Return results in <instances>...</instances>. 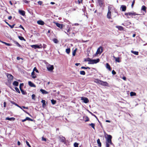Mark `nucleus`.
Masks as SVG:
<instances>
[{
    "label": "nucleus",
    "instance_id": "nucleus-31",
    "mask_svg": "<svg viewBox=\"0 0 147 147\" xmlns=\"http://www.w3.org/2000/svg\"><path fill=\"white\" fill-rule=\"evenodd\" d=\"M130 95L131 96H135L136 95V93L134 92H131L130 93Z\"/></svg>",
    "mask_w": 147,
    "mask_h": 147
},
{
    "label": "nucleus",
    "instance_id": "nucleus-48",
    "mask_svg": "<svg viewBox=\"0 0 147 147\" xmlns=\"http://www.w3.org/2000/svg\"><path fill=\"white\" fill-rule=\"evenodd\" d=\"M42 141H46L47 139L46 138H44L43 137H42Z\"/></svg>",
    "mask_w": 147,
    "mask_h": 147
},
{
    "label": "nucleus",
    "instance_id": "nucleus-61",
    "mask_svg": "<svg viewBox=\"0 0 147 147\" xmlns=\"http://www.w3.org/2000/svg\"><path fill=\"white\" fill-rule=\"evenodd\" d=\"M46 47V45L44 44L43 45V48H45Z\"/></svg>",
    "mask_w": 147,
    "mask_h": 147
},
{
    "label": "nucleus",
    "instance_id": "nucleus-53",
    "mask_svg": "<svg viewBox=\"0 0 147 147\" xmlns=\"http://www.w3.org/2000/svg\"><path fill=\"white\" fill-rule=\"evenodd\" d=\"M24 85V84L23 83H21L20 84V88L21 89L22 88L21 86H23Z\"/></svg>",
    "mask_w": 147,
    "mask_h": 147
},
{
    "label": "nucleus",
    "instance_id": "nucleus-52",
    "mask_svg": "<svg viewBox=\"0 0 147 147\" xmlns=\"http://www.w3.org/2000/svg\"><path fill=\"white\" fill-rule=\"evenodd\" d=\"M134 3H135V0H134L133 1V2H132V4H131V7H133V6L134 5Z\"/></svg>",
    "mask_w": 147,
    "mask_h": 147
},
{
    "label": "nucleus",
    "instance_id": "nucleus-58",
    "mask_svg": "<svg viewBox=\"0 0 147 147\" xmlns=\"http://www.w3.org/2000/svg\"><path fill=\"white\" fill-rule=\"evenodd\" d=\"M17 60H20V59H22V58H20L19 57H17Z\"/></svg>",
    "mask_w": 147,
    "mask_h": 147
},
{
    "label": "nucleus",
    "instance_id": "nucleus-40",
    "mask_svg": "<svg viewBox=\"0 0 147 147\" xmlns=\"http://www.w3.org/2000/svg\"><path fill=\"white\" fill-rule=\"evenodd\" d=\"M35 71L37 73L38 72V70L37 69L36 67H34V68L33 71H34V72Z\"/></svg>",
    "mask_w": 147,
    "mask_h": 147
},
{
    "label": "nucleus",
    "instance_id": "nucleus-25",
    "mask_svg": "<svg viewBox=\"0 0 147 147\" xmlns=\"http://www.w3.org/2000/svg\"><path fill=\"white\" fill-rule=\"evenodd\" d=\"M131 52L136 55H138V51H133L131 50Z\"/></svg>",
    "mask_w": 147,
    "mask_h": 147
},
{
    "label": "nucleus",
    "instance_id": "nucleus-59",
    "mask_svg": "<svg viewBox=\"0 0 147 147\" xmlns=\"http://www.w3.org/2000/svg\"><path fill=\"white\" fill-rule=\"evenodd\" d=\"M122 79L124 80H126V78L124 76L122 78Z\"/></svg>",
    "mask_w": 147,
    "mask_h": 147
},
{
    "label": "nucleus",
    "instance_id": "nucleus-30",
    "mask_svg": "<svg viewBox=\"0 0 147 147\" xmlns=\"http://www.w3.org/2000/svg\"><path fill=\"white\" fill-rule=\"evenodd\" d=\"M53 41L55 43H57L58 42V40L56 38H54L53 39Z\"/></svg>",
    "mask_w": 147,
    "mask_h": 147
},
{
    "label": "nucleus",
    "instance_id": "nucleus-57",
    "mask_svg": "<svg viewBox=\"0 0 147 147\" xmlns=\"http://www.w3.org/2000/svg\"><path fill=\"white\" fill-rule=\"evenodd\" d=\"M24 1L26 3H28V1L26 0H24Z\"/></svg>",
    "mask_w": 147,
    "mask_h": 147
},
{
    "label": "nucleus",
    "instance_id": "nucleus-60",
    "mask_svg": "<svg viewBox=\"0 0 147 147\" xmlns=\"http://www.w3.org/2000/svg\"><path fill=\"white\" fill-rule=\"evenodd\" d=\"M11 18H12V17H11V16H9L8 18V19L9 20H11Z\"/></svg>",
    "mask_w": 147,
    "mask_h": 147
},
{
    "label": "nucleus",
    "instance_id": "nucleus-5",
    "mask_svg": "<svg viewBox=\"0 0 147 147\" xmlns=\"http://www.w3.org/2000/svg\"><path fill=\"white\" fill-rule=\"evenodd\" d=\"M31 47L32 48H34V49H36L37 48L40 49L42 47V46L41 44H40L39 45H33L31 46Z\"/></svg>",
    "mask_w": 147,
    "mask_h": 147
},
{
    "label": "nucleus",
    "instance_id": "nucleus-29",
    "mask_svg": "<svg viewBox=\"0 0 147 147\" xmlns=\"http://www.w3.org/2000/svg\"><path fill=\"white\" fill-rule=\"evenodd\" d=\"M106 147H109V146L110 144H113L111 143H109L108 142H106Z\"/></svg>",
    "mask_w": 147,
    "mask_h": 147
},
{
    "label": "nucleus",
    "instance_id": "nucleus-37",
    "mask_svg": "<svg viewBox=\"0 0 147 147\" xmlns=\"http://www.w3.org/2000/svg\"><path fill=\"white\" fill-rule=\"evenodd\" d=\"M1 42L5 44L7 46H11V44H10L9 43H7L6 42H4L3 41H2Z\"/></svg>",
    "mask_w": 147,
    "mask_h": 147
},
{
    "label": "nucleus",
    "instance_id": "nucleus-39",
    "mask_svg": "<svg viewBox=\"0 0 147 147\" xmlns=\"http://www.w3.org/2000/svg\"><path fill=\"white\" fill-rule=\"evenodd\" d=\"M90 125L94 129H95V124H94L93 123H91L90 124Z\"/></svg>",
    "mask_w": 147,
    "mask_h": 147
},
{
    "label": "nucleus",
    "instance_id": "nucleus-16",
    "mask_svg": "<svg viewBox=\"0 0 147 147\" xmlns=\"http://www.w3.org/2000/svg\"><path fill=\"white\" fill-rule=\"evenodd\" d=\"M37 23L40 25H43L45 24L44 22L42 20H39L37 22Z\"/></svg>",
    "mask_w": 147,
    "mask_h": 147
},
{
    "label": "nucleus",
    "instance_id": "nucleus-1",
    "mask_svg": "<svg viewBox=\"0 0 147 147\" xmlns=\"http://www.w3.org/2000/svg\"><path fill=\"white\" fill-rule=\"evenodd\" d=\"M113 7L111 6H109L108 8V12L107 13V17L108 19L111 18V10Z\"/></svg>",
    "mask_w": 147,
    "mask_h": 147
},
{
    "label": "nucleus",
    "instance_id": "nucleus-51",
    "mask_svg": "<svg viewBox=\"0 0 147 147\" xmlns=\"http://www.w3.org/2000/svg\"><path fill=\"white\" fill-rule=\"evenodd\" d=\"M112 73L113 75H115L116 74L115 71L113 70L112 71Z\"/></svg>",
    "mask_w": 147,
    "mask_h": 147
},
{
    "label": "nucleus",
    "instance_id": "nucleus-7",
    "mask_svg": "<svg viewBox=\"0 0 147 147\" xmlns=\"http://www.w3.org/2000/svg\"><path fill=\"white\" fill-rule=\"evenodd\" d=\"M81 100L83 101V102L85 103H88L89 100L87 98L82 97H81Z\"/></svg>",
    "mask_w": 147,
    "mask_h": 147
},
{
    "label": "nucleus",
    "instance_id": "nucleus-23",
    "mask_svg": "<svg viewBox=\"0 0 147 147\" xmlns=\"http://www.w3.org/2000/svg\"><path fill=\"white\" fill-rule=\"evenodd\" d=\"M94 82L97 83L98 84H100V82H101V80H99L98 79H95L94 80Z\"/></svg>",
    "mask_w": 147,
    "mask_h": 147
},
{
    "label": "nucleus",
    "instance_id": "nucleus-12",
    "mask_svg": "<svg viewBox=\"0 0 147 147\" xmlns=\"http://www.w3.org/2000/svg\"><path fill=\"white\" fill-rule=\"evenodd\" d=\"M113 58L115 59V61L116 62L119 63L121 62V61L120 59V58L119 57H116L115 56H113Z\"/></svg>",
    "mask_w": 147,
    "mask_h": 147
},
{
    "label": "nucleus",
    "instance_id": "nucleus-3",
    "mask_svg": "<svg viewBox=\"0 0 147 147\" xmlns=\"http://www.w3.org/2000/svg\"><path fill=\"white\" fill-rule=\"evenodd\" d=\"M107 137L106 139V142H108L109 143H111L112 136L109 135L107 134Z\"/></svg>",
    "mask_w": 147,
    "mask_h": 147
},
{
    "label": "nucleus",
    "instance_id": "nucleus-6",
    "mask_svg": "<svg viewBox=\"0 0 147 147\" xmlns=\"http://www.w3.org/2000/svg\"><path fill=\"white\" fill-rule=\"evenodd\" d=\"M102 52V49L101 47H100L97 50L96 52V54L97 55L98 54H100Z\"/></svg>",
    "mask_w": 147,
    "mask_h": 147
},
{
    "label": "nucleus",
    "instance_id": "nucleus-28",
    "mask_svg": "<svg viewBox=\"0 0 147 147\" xmlns=\"http://www.w3.org/2000/svg\"><path fill=\"white\" fill-rule=\"evenodd\" d=\"M97 142L98 145V146L99 147H101V144L100 142V140L99 139H98L97 140Z\"/></svg>",
    "mask_w": 147,
    "mask_h": 147
},
{
    "label": "nucleus",
    "instance_id": "nucleus-49",
    "mask_svg": "<svg viewBox=\"0 0 147 147\" xmlns=\"http://www.w3.org/2000/svg\"><path fill=\"white\" fill-rule=\"evenodd\" d=\"M89 113H90L93 116H94V117H95L96 118H97V117H96V116L94 115V114H93L90 111H89Z\"/></svg>",
    "mask_w": 147,
    "mask_h": 147
},
{
    "label": "nucleus",
    "instance_id": "nucleus-4",
    "mask_svg": "<svg viewBox=\"0 0 147 147\" xmlns=\"http://www.w3.org/2000/svg\"><path fill=\"white\" fill-rule=\"evenodd\" d=\"M100 61V60L99 59H91L90 60V63H88L89 64H93L94 63H96Z\"/></svg>",
    "mask_w": 147,
    "mask_h": 147
},
{
    "label": "nucleus",
    "instance_id": "nucleus-36",
    "mask_svg": "<svg viewBox=\"0 0 147 147\" xmlns=\"http://www.w3.org/2000/svg\"><path fill=\"white\" fill-rule=\"evenodd\" d=\"M70 49L69 48L67 49H66V52L67 54H69L70 52Z\"/></svg>",
    "mask_w": 147,
    "mask_h": 147
},
{
    "label": "nucleus",
    "instance_id": "nucleus-63",
    "mask_svg": "<svg viewBox=\"0 0 147 147\" xmlns=\"http://www.w3.org/2000/svg\"><path fill=\"white\" fill-rule=\"evenodd\" d=\"M23 110L25 113H27L28 114V115H29L30 114H29V113L27 112L26 111H25L24 110H23V109H22Z\"/></svg>",
    "mask_w": 147,
    "mask_h": 147
},
{
    "label": "nucleus",
    "instance_id": "nucleus-56",
    "mask_svg": "<svg viewBox=\"0 0 147 147\" xmlns=\"http://www.w3.org/2000/svg\"><path fill=\"white\" fill-rule=\"evenodd\" d=\"M91 59L88 58L87 59V61L89 62V63L90 62V60H91Z\"/></svg>",
    "mask_w": 147,
    "mask_h": 147
},
{
    "label": "nucleus",
    "instance_id": "nucleus-15",
    "mask_svg": "<svg viewBox=\"0 0 147 147\" xmlns=\"http://www.w3.org/2000/svg\"><path fill=\"white\" fill-rule=\"evenodd\" d=\"M28 84L31 87H36V86L33 83L30 81H29L28 82Z\"/></svg>",
    "mask_w": 147,
    "mask_h": 147
},
{
    "label": "nucleus",
    "instance_id": "nucleus-62",
    "mask_svg": "<svg viewBox=\"0 0 147 147\" xmlns=\"http://www.w3.org/2000/svg\"><path fill=\"white\" fill-rule=\"evenodd\" d=\"M23 110L25 113H27L28 114V115H29L30 114H29V113L27 112L26 111H25L24 110H23V109H22Z\"/></svg>",
    "mask_w": 147,
    "mask_h": 147
},
{
    "label": "nucleus",
    "instance_id": "nucleus-44",
    "mask_svg": "<svg viewBox=\"0 0 147 147\" xmlns=\"http://www.w3.org/2000/svg\"><path fill=\"white\" fill-rule=\"evenodd\" d=\"M20 90L23 94H26L25 92L22 89V88L20 89Z\"/></svg>",
    "mask_w": 147,
    "mask_h": 147
},
{
    "label": "nucleus",
    "instance_id": "nucleus-10",
    "mask_svg": "<svg viewBox=\"0 0 147 147\" xmlns=\"http://www.w3.org/2000/svg\"><path fill=\"white\" fill-rule=\"evenodd\" d=\"M47 69L49 71H52L54 69L53 66L52 65H49L47 66Z\"/></svg>",
    "mask_w": 147,
    "mask_h": 147
},
{
    "label": "nucleus",
    "instance_id": "nucleus-19",
    "mask_svg": "<svg viewBox=\"0 0 147 147\" xmlns=\"http://www.w3.org/2000/svg\"><path fill=\"white\" fill-rule=\"evenodd\" d=\"M146 7L144 5H143L142 7L141 10L145 12V13H146Z\"/></svg>",
    "mask_w": 147,
    "mask_h": 147
},
{
    "label": "nucleus",
    "instance_id": "nucleus-11",
    "mask_svg": "<svg viewBox=\"0 0 147 147\" xmlns=\"http://www.w3.org/2000/svg\"><path fill=\"white\" fill-rule=\"evenodd\" d=\"M55 24L57 26V27H58L59 28H60L61 29L63 27V25L62 24H60L59 23H57V22H55Z\"/></svg>",
    "mask_w": 147,
    "mask_h": 147
},
{
    "label": "nucleus",
    "instance_id": "nucleus-35",
    "mask_svg": "<svg viewBox=\"0 0 147 147\" xmlns=\"http://www.w3.org/2000/svg\"><path fill=\"white\" fill-rule=\"evenodd\" d=\"M18 38H19V39L21 40H24L25 41V39L23 37L19 36Z\"/></svg>",
    "mask_w": 147,
    "mask_h": 147
},
{
    "label": "nucleus",
    "instance_id": "nucleus-55",
    "mask_svg": "<svg viewBox=\"0 0 147 147\" xmlns=\"http://www.w3.org/2000/svg\"><path fill=\"white\" fill-rule=\"evenodd\" d=\"M15 105L16 106H17V107H19L20 108H21V109H22V108H21V107H20V106H19V105H18L17 104H16V103H15Z\"/></svg>",
    "mask_w": 147,
    "mask_h": 147
},
{
    "label": "nucleus",
    "instance_id": "nucleus-8",
    "mask_svg": "<svg viewBox=\"0 0 147 147\" xmlns=\"http://www.w3.org/2000/svg\"><path fill=\"white\" fill-rule=\"evenodd\" d=\"M59 138L61 140V142H63L64 144H65L66 143L65 138V137H63V136H61L59 137Z\"/></svg>",
    "mask_w": 147,
    "mask_h": 147
},
{
    "label": "nucleus",
    "instance_id": "nucleus-43",
    "mask_svg": "<svg viewBox=\"0 0 147 147\" xmlns=\"http://www.w3.org/2000/svg\"><path fill=\"white\" fill-rule=\"evenodd\" d=\"M78 144L76 142H75L74 144V147H78Z\"/></svg>",
    "mask_w": 147,
    "mask_h": 147
},
{
    "label": "nucleus",
    "instance_id": "nucleus-47",
    "mask_svg": "<svg viewBox=\"0 0 147 147\" xmlns=\"http://www.w3.org/2000/svg\"><path fill=\"white\" fill-rule=\"evenodd\" d=\"M32 98L33 100H35V95L34 94H33L32 95Z\"/></svg>",
    "mask_w": 147,
    "mask_h": 147
},
{
    "label": "nucleus",
    "instance_id": "nucleus-26",
    "mask_svg": "<svg viewBox=\"0 0 147 147\" xmlns=\"http://www.w3.org/2000/svg\"><path fill=\"white\" fill-rule=\"evenodd\" d=\"M31 76L33 78H35L36 77V76H34V72L33 71L31 73Z\"/></svg>",
    "mask_w": 147,
    "mask_h": 147
},
{
    "label": "nucleus",
    "instance_id": "nucleus-50",
    "mask_svg": "<svg viewBox=\"0 0 147 147\" xmlns=\"http://www.w3.org/2000/svg\"><path fill=\"white\" fill-rule=\"evenodd\" d=\"M14 24H13L12 25H10L9 24L8 25V26L11 28H13L14 26Z\"/></svg>",
    "mask_w": 147,
    "mask_h": 147
},
{
    "label": "nucleus",
    "instance_id": "nucleus-20",
    "mask_svg": "<svg viewBox=\"0 0 147 147\" xmlns=\"http://www.w3.org/2000/svg\"><path fill=\"white\" fill-rule=\"evenodd\" d=\"M40 91L43 94H47L49 93L47 91L42 89H40Z\"/></svg>",
    "mask_w": 147,
    "mask_h": 147
},
{
    "label": "nucleus",
    "instance_id": "nucleus-22",
    "mask_svg": "<svg viewBox=\"0 0 147 147\" xmlns=\"http://www.w3.org/2000/svg\"><path fill=\"white\" fill-rule=\"evenodd\" d=\"M5 119L6 120H13L14 121L15 119V118L13 117H11L9 118L8 117H6Z\"/></svg>",
    "mask_w": 147,
    "mask_h": 147
},
{
    "label": "nucleus",
    "instance_id": "nucleus-27",
    "mask_svg": "<svg viewBox=\"0 0 147 147\" xmlns=\"http://www.w3.org/2000/svg\"><path fill=\"white\" fill-rule=\"evenodd\" d=\"M13 84L14 86H17L18 85V82L15 81L13 82Z\"/></svg>",
    "mask_w": 147,
    "mask_h": 147
},
{
    "label": "nucleus",
    "instance_id": "nucleus-46",
    "mask_svg": "<svg viewBox=\"0 0 147 147\" xmlns=\"http://www.w3.org/2000/svg\"><path fill=\"white\" fill-rule=\"evenodd\" d=\"M26 143L27 145L29 147H31L30 145L29 144V142L27 141H26Z\"/></svg>",
    "mask_w": 147,
    "mask_h": 147
},
{
    "label": "nucleus",
    "instance_id": "nucleus-54",
    "mask_svg": "<svg viewBox=\"0 0 147 147\" xmlns=\"http://www.w3.org/2000/svg\"><path fill=\"white\" fill-rule=\"evenodd\" d=\"M38 3L39 5H41L42 4V2L41 1H39L38 2Z\"/></svg>",
    "mask_w": 147,
    "mask_h": 147
},
{
    "label": "nucleus",
    "instance_id": "nucleus-32",
    "mask_svg": "<svg viewBox=\"0 0 147 147\" xmlns=\"http://www.w3.org/2000/svg\"><path fill=\"white\" fill-rule=\"evenodd\" d=\"M77 49H76L73 51L72 52V55L73 56H74L75 55Z\"/></svg>",
    "mask_w": 147,
    "mask_h": 147
},
{
    "label": "nucleus",
    "instance_id": "nucleus-64",
    "mask_svg": "<svg viewBox=\"0 0 147 147\" xmlns=\"http://www.w3.org/2000/svg\"><path fill=\"white\" fill-rule=\"evenodd\" d=\"M26 121V118H25V119H23L22 120V121L23 122H24L25 121Z\"/></svg>",
    "mask_w": 147,
    "mask_h": 147
},
{
    "label": "nucleus",
    "instance_id": "nucleus-21",
    "mask_svg": "<svg viewBox=\"0 0 147 147\" xmlns=\"http://www.w3.org/2000/svg\"><path fill=\"white\" fill-rule=\"evenodd\" d=\"M106 67L108 69L109 71H111V68L110 66L108 63H106Z\"/></svg>",
    "mask_w": 147,
    "mask_h": 147
},
{
    "label": "nucleus",
    "instance_id": "nucleus-34",
    "mask_svg": "<svg viewBox=\"0 0 147 147\" xmlns=\"http://www.w3.org/2000/svg\"><path fill=\"white\" fill-rule=\"evenodd\" d=\"M51 102L52 103L53 105L55 104L56 103V101L55 100L53 99H52V100H51Z\"/></svg>",
    "mask_w": 147,
    "mask_h": 147
},
{
    "label": "nucleus",
    "instance_id": "nucleus-33",
    "mask_svg": "<svg viewBox=\"0 0 147 147\" xmlns=\"http://www.w3.org/2000/svg\"><path fill=\"white\" fill-rule=\"evenodd\" d=\"M80 74L81 75H85V72L84 71H80Z\"/></svg>",
    "mask_w": 147,
    "mask_h": 147
},
{
    "label": "nucleus",
    "instance_id": "nucleus-45",
    "mask_svg": "<svg viewBox=\"0 0 147 147\" xmlns=\"http://www.w3.org/2000/svg\"><path fill=\"white\" fill-rule=\"evenodd\" d=\"M85 118L86 119V120H85V122H87V121H89V118H88V117H85Z\"/></svg>",
    "mask_w": 147,
    "mask_h": 147
},
{
    "label": "nucleus",
    "instance_id": "nucleus-13",
    "mask_svg": "<svg viewBox=\"0 0 147 147\" xmlns=\"http://www.w3.org/2000/svg\"><path fill=\"white\" fill-rule=\"evenodd\" d=\"M7 76L8 79L10 80H12L13 79V77L11 74H7Z\"/></svg>",
    "mask_w": 147,
    "mask_h": 147
},
{
    "label": "nucleus",
    "instance_id": "nucleus-24",
    "mask_svg": "<svg viewBox=\"0 0 147 147\" xmlns=\"http://www.w3.org/2000/svg\"><path fill=\"white\" fill-rule=\"evenodd\" d=\"M45 101V100H42L41 102L42 103V107L44 108L46 106Z\"/></svg>",
    "mask_w": 147,
    "mask_h": 147
},
{
    "label": "nucleus",
    "instance_id": "nucleus-18",
    "mask_svg": "<svg viewBox=\"0 0 147 147\" xmlns=\"http://www.w3.org/2000/svg\"><path fill=\"white\" fill-rule=\"evenodd\" d=\"M116 28H117L119 30L121 31L123 30V28L122 26H116Z\"/></svg>",
    "mask_w": 147,
    "mask_h": 147
},
{
    "label": "nucleus",
    "instance_id": "nucleus-38",
    "mask_svg": "<svg viewBox=\"0 0 147 147\" xmlns=\"http://www.w3.org/2000/svg\"><path fill=\"white\" fill-rule=\"evenodd\" d=\"M81 68L82 69H90V68L89 67H81Z\"/></svg>",
    "mask_w": 147,
    "mask_h": 147
},
{
    "label": "nucleus",
    "instance_id": "nucleus-14",
    "mask_svg": "<svg viewBox=\"0 0 147 147\" xmlns=\"http://www.w3.org/2000/svg\"><path fill=\"white\" fill-rule=\"evenodd\" d=\"M120 8L121 9L122 11H125L126 10V7L125 5H122L121 7Z\"/></svg>",
    "mask_w": 147,
    "mask_h": 147
},
{
    "label": "nucleus",
    "instance_id": "nucleus-41",
    "mask_svg": "<svg viewBox=\"0 0 147 147\" xmlns=\"http://www.w3.org/2000/svg\"><path fill=\"white\" fill-rule=\"evenodd\" d=\"M26 120H29V121H33V119H30V118L28 117H26Z\"/></svg>",
    "mask_w": 147,
    "mask_h": 147
},
{
    "label": "nucleus",
    "instance_id": "nucleus-2",
    "mask_svg": "<svg viewBox=\"0 0 147 147\" xmlns=\"http://www.w3.org/2000/svg\"><path fill=\"white\" fill-rule=\"evenodd\" d=\"M125 15L126 16L127 18H129V16H135L137 14L135 12H128V13H125Z\"/></svg>",
    "mask_w": 147,
    "mask_h": 147
},
{
    "label": "nucleus",
    "instance_id": "nucleus-42",
    "mask_svg": "<svg viewBox=\"0 0 147 147\" xmlns=\"http://www.w3.org/2000/svg\"><path fill=\"white\" fill-rule=\"evenodd\" d=\"M15 89L17 92H18L19 93H20V91L19 89L18 88L15 87Z\"/></svg>",
    "mask_w": 147,
    "mask_h": 147
},
{
    "label": "nucleus",
    "instance_id": "nucleus-17",
    "mask_svg": "<svg viewBox=\"0 0 147 147\" xmlns=\"http://www.w3.org/2000/svg\"><path fill=\"white\" fill-rule=\"evenodd\" d=\"M19 12L20 14L23 16H24L25 15V12L24 11L19 10Z\"/></svg>",
    "mask_w": 147,
    "mask_h": 147
},
{
    "label": "nucleus",
    "instance_id": "nucleus-9",
    "mask_svg": "<svg viewBox=\"0 0 147 147\" xmlns=\"http://www.w3.org/2000/svg\"><path fill=\"white\" fill-rule=\"evenodd\" d=\"M100 84L104 86H108L109 85L106 82H104L102 80H101Z\"/></svg>",
    "mask_w": 147,
    "mask_h": 147
}]
</instances>
